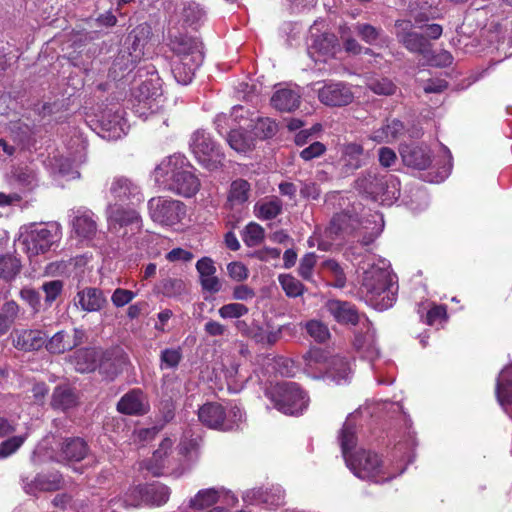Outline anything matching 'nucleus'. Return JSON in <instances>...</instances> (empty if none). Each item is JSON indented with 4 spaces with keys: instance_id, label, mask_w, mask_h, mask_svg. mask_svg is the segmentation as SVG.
<instances>
[{
    "instance_id": "obj_1",
    "label": "nucleus",
    "mask_w": 512,
    "mask_h": 512,
    "mask_svg": "<svg viewBox=\"0 0 512 512\" xmlns=\"http://www.w3.org/2000/svg\"><path fill=\"white\" fill-rule=\"evenodd\" d=\"M338 440L347 467L359 479L383 484L401 475L406 469V466L395 468L393 465L385 464L381 457L371 450L358 449L352 452L357 443L356 424L352 417H348L344 422Z\"/></svg>"
},
{
    "instance_id": "obj_2",
    "label": "nucleus",
    "mask_w": 512,
    "mask_h": 512,
    "mask_svg": "<svg viewBox=\"0 0 512 512\" xmlns=\"http://www.w3.org/2000/svg\"><path fill=\"white\" fill-rule=\"evenodd\" d=\"M362 269L360 292L365 301L379 311L391 308L397 298L398 286L389 264L382 260Z\"/></svg>"
},
{
    "instance_id": "obj_3",
    "label": "nucleus",
    "mask_w": 512,
    "mask_h": 512,
    "mask_svg": "<svg viewBox=\"0 0 512 512\" xmlns=\"http://www.w3.org/2000/svg\"><path fill=\"white\" fill-rule=\"evenodd\" d=\"M154 174L157 182L163 178L164 189L185 198L196 195L201 187L200 180L182 156L164 159L155 168Z\"/></svg>"
},
{
    "instance_id": "obj_4",
    "label": "nucleus",
    "mask_w": 512,
    "mask_h": 512,
    "mask_svg": "<svg viewBox=\"0 0 512 512\" xmlns=\"http://www.w3.org/2000/svg\"><path fill=\"white\" fill-rule=\"evenodd\" d=\"M356 190L373 201L391 205L400 195V182L392 174L368 171L355 181Z\"/></svg>"
},
{
    "instance_id": "obj_5",
    "label": "nucleus",
    "mask_w": 512,
    "mask_h": 512,
    "mask_svg": "<svg viewBox=\"0 0 512 512\" xmlns=\"http://www.w3.org/2000/svg\"><path fill=\"white\" fill-rule=\"evenodd\" d=\"M146 73L150 74V77L145 79L133 94V111L144 120L158 113L164 102L160 78L154 67H147Z\"/></svg>"
},
{
    "instance_id": "obj_6",
    "label": "nucleus",
    "mask_w": 512,
    "mask_h": 512,
    "mask_svg": "<svg viewBox=\"0 0 512 512\" xmlns=\"http://www.w3.org/2000/svg\"><path fill=\"white\" fill-rule=\"evenodd\" d=\"M265 396L280 412L298 415L308 406L309 398L296 382L283 381L266 389Z\"/></svg>"
},
{
    "instance_id": "obj_7",
    "label": "nucleus",
    "mask_w": 512,
    "mask_h": 512,
    "mask_svg": "<svg viewBox=\"0 0 512 512\" xmlns=\"http://www.w3.org/2000/svg\"><path fill=\"white\" fill-rule=\"evenodd\" d=\"M198 419L210 429L232 431L239 428L244 419V413L237 405H233L228 411H225L221 404L208 402L198 409Z\"/></svg>"
},
{
    "instance_id": "obj_8",
    "label": "nucleus",
    "mask_w": 512,
    "mask_h": 512,
    "mask_svg": "<svg viewBox=\"0 0 512 512\" xmlns=\"http://www.w3.org/2000/svg\"><path fill=\"white\" fill-rule=\"evenodd\" d=\"M325 204L333 208L338 205L343 210L335 213L332 217L329 226L326 228V234L331 238L333 235H340L341 233L350 234L357 230L361 225V220L358 216L355 206H349V202L340 194V192L333 191L326 195Z\"/></svg>"
},
{
    "instance_id": "obj_9",
    "label": "nucleus",
    "mask_w": 512,
    "mask_h": 512,
    "mask_svg": "<svg viewBox=\"0 0 512 512\" xmlns=\"http://www.w3.org/2000/svg\"><path fill=\"white\" fill-rule=\"evenodd\" d=\"M190 148L204 168L214 171L223 166L225 155L205 130H197L192 134Z\"/></svg>"
},
{
    "instance_id": "obj_10",
    "label": "nucleus",
    "mask_w": 512,
    "mask_h": 512,
    "mask_svg": "<svg viewBox=\"0 0 512 512\" xmlns=\"http://www.w3.org/2000/svg\"><path fill=\"white\" fill-rule=\"evenodd\" d=\"M151 220L161 226H174L186 216V205L177 199L168 196H157L149 199L147 203Z\"/></svg>"
},
{
    "instance_id": "obj_11",
    "label": "nucleus",
    "mask_w": 512,
    "mask_h": 512,
    "mask_svg": "<svg viewBox=\"0 0 512 512\" xmlns=\"http://www.w3.org/2000/svg\"><path fill=\"white\" fill-rule=\"evenodd\" d=\"M318 100L327 107H343L351 104L354 93L351 85L343 81H319L313 84Z\"/></svg>"
},
{
    "instance_id": "obj_12",
    "label": "nucleus",
    "mask_w": 512,
    "mask_h": 512,
    "mask_svg": "<svg viewBox=\"0 0 512 512\" xmlns=\"http://www.w3.org/2000/svg\"><path fill=\"white\" fill-rule=\"evenodd\" d=\"M61 234V226L57 222L35 227L25 239L27 252L31 255L46 253L60 241Z\"/></svg>"
},
{
    "instance_id": "obj_13",
    "label": "nucleus",
    "mask_w": 512,
    "mask_h": 512,
    "mask_svg": "<svg viewBox=\"0 0 512 512\" xmlns=\"http://www.w3.org/2000/svg\"><path fill=\"white\" fill-rule=\"evenodd\" d=\"M395 35L400 44L409 52L427 57L431 53V44L428 39L413 31V24L409 20H397L395 22Z\"/></svg>"
},
{
    "instance_id": "obj_14",
    "label": "nucleus",
    "mask_w": 512,
    "mask_h": 512,
    "mask_svg": "<svg viewBox=\"0 0 512 512\" xmlns=\"http://www.w3.org/2000/svg\"><path fill=\"white\" fill-rule=\"evenodd\" d=\"M169 46L174 54L172 60H189L192 63L203 62L202 43L193 37L187 35L174 36L170 40Z\"/></svg>"
},
{
    "instance_id": "obj_15",
    "label": "nucleus",
    "mask_w": 512,
    "mask_h": 512,
    "mask_svg": "<svg viewBox=\"0 0 512 512\" xmlns=\"http://www.w3.org/2000/svg\"><path fill=\"white\" fill-rule=\"evenodd\" d=\"M85 336V331L82 328L61 330L48 340L46 348L51 353L61 354L81 345Z\"/></svg>"
},
{
    "instance_id": "obj_16",
    "label": "nucleus",
    "mask_w": 512,
    "mask_h": 512,
    "mask_svg": "<svg viewBox=\"0 0 512 512\" xmlns=\"http://www.w3.org/2000/svg\"><path fill=\"white\" fill-rule=\"evenodd\" d=\"M107 215L110 227L116 229L129 228L131 233L139 232L142 228V218L140 214L131 208H124L117 205H109Z\"/></svg>"
},
{
    "instance_id": "obj_17",
    "label": "nucleus",
    "mask_w": 512,
    "mask_h": 512,
    "mask_svg": "<svg viewBox=\"0 0 512 512\" xmlns=\"http://www.w3.org/2000/svg\"><path fill=\"white\" fill-rule=\"evenodd\" d=\"M251 195V184L242 178L233 180L227 190L224 208L231 212H241Z\"/></svg>"
},
{
    "instance_id": "obj_18",
    "label": "nucleus",
    "mask_w": 512,
    "mask_h": 512,
    "mask_svg": "<svg viewBox=\"0 0 512 512\" xmlns=\"http://www.w3.org/2000/svg\"><path fill=\"white\" fill-rule=\"evenodd\" d=\"M109 194L115 202H140L143 199L140 187L125 176H117L112 180Z\"/></svg>"
},
{
    "instance_id": "obj_19",
    "label": "nucleus",
    "mask_w": 512,
    "mask_h": 512,
    "mask_svg": "<svg viewBox=\"0 0 512 512\" xmlns=\"http://www.w3.org/2000/svg\"><path fill=\"white\" fill-rule=\"evenodd\" d=\"M132 493L137 494L144 500V505L162 506L168 502L171 490L168 486L154 482L146 485H139L133 488Z\"/></svg>"
},
{
    "instance_id": "obj_20",
    "label": "nucleus",
    "mask_w": 512,
    "mask_h": 512,
    "mask_svg": "<svg viewBox=\"0 0 512 512\" xmlns=\"http://www.w3.org/2000/svg\"><path fill=\"white\" fill-rule=\"evenodd\" d=\"M358 324L360 325V330L355 334L354 346L357 350L364 351L367 357L373 359L379 354L376 347L375 329L365 316H363V319Z\"/></svg>"
},
{
    "instance_id": "obj_21",
    "label": "nucleus",
    "mask_w": 512,
    "mask_h": 512,
    "mask_svg": "<svg viewBox=\"0 0 512 512\" xmlns=\"http://www.w3.org/2000/svg\"><path fill=\"white\" fill-rule=\"evenodd\" d=\"M117 410L125 415H144L149 411V403L140 389H132L118 401Z\"/></svg>"
},
{
    "instance_id": "obj_22",
    "label": "nucleus",
    "mask_w": 512,
    "mask_h": 512,
    "mask_svg": "<svg viewBox=\"0 0 512 512\" xmlns=\"http://www.w3.org/2000/svg\"><path fill=\"white\" fill-rule=\"evenodd\" d=\"M400 155L405 165L418 169H427L432 162L431 151L427 146L402 145Z\"/></svg>"
},
{
    "instance_id": "obj_23",
    "label": "nucleus",
    "mask_w": 512,
    "mask_h": 512,
    "mask_svg": "<svg viewBox=\"0 0 512 512\" xmlns=\"http://www.w3.org/2000/svg\"><path fill=\"white\" fill-rule=\"evenodd\" d=\"M325 308L341 324L357 325L363 319L355 306L347 301L331 299L326 302Z\"/></svg>"
},
{
    "instance_id": "obj_24",
    "label": "nucleus",
    "mask_w": 512,
    "mask_h": 512,
    "mask_svg": "<svg viewBox=\"0 0 512 512\" xmlns=\"http://www.w3.org/2000/svg\"><path fill=\"white\" fill-rule=\"evenodd\" d=\"M146 41L141 39L137 34L134 36V41L127 52L121 53L114 61V69L120 71H132L144 56V49Z\"/></svg>"
},
{
    "instance_id": "obj_25",
    "label": "nucleus",
    "mask_w": 512,
    "mask_h": 512,
    "mask_svg": "<svg viewBox=\"0 0 512 512\" xmlns=\"http://www.w3.org/2000/svg\"><path fill=\"white\" fill-rule=\"evenodd\" d=\"M72 227L77 236L84 239H91L97 232V222L94 213L85 208L72 210Z\"/></svg>"
},
{
    "instance_id": "obj_26",
    "label": "nucleus",
    "mask_w": 512,
    "mask_h": 512,
    "mask_svg": "<svg viewBox=\"0 0 512 512\" xmlns=\"http://www.w3.org/2000/svg\"><path fill=\"white\" fill-rule=\"evenodd\" d=\"M74 300L77 308L89 313L100 311L107 302L103 292L94 287L79 290Z\"/></svg>"
},
{
    "instance_id": "obj_27",
    "label": "nucleus",
    "mask_w": 512,
    "mask_h": 512,
    "mask_svg": "<svg viewBox=\"0 0 512 512\" xmlns=\"http://www.w3.org/2000/svg\"><path fill=\"white\" fill-rule=\"evenodd\" d=\"M173 446V442L169 438L161 441L157 450L154 451L152 457L145 461L142 465L153 476H160L165 468L170 466L168 455Z\"/></svg>"
},
{
    "instance_id": "obj_28",
    "label": "nucleus",
    "mask_w": 512,
    "mask_h": 512,
    "mask_svg": "<svg viewBox=\"0 0 512 512\" xmlns=\"http://www.w3.org/2000/svg\"><path fill=\"white\" fill-rule=\"evenodd\" d=\"M301 92L296 87L277 89L271 97L272 106L281 112H291L300 105Z\"/></svg>"
},
{
    "instance_id": "obj_29",
    "label": "nucleus",
    "mask_w": 512,
    "mask_h": 512,
    "mask_svg": "<svg viewBox=\"0 0 512 512\" xmlns=\"http://www.w3.org/2000/svg\"><path fill=\"white\" fill-rule=\"evenodd\" d=\"M79 397L76 390L70 385L63 384L54 388L50 405L54 410L65 412L76 407Z\"/></svg>"
},
{
    "instance_id": "obj_30",
    "label": "nucleus",
    "mask_w": 512,
    "mask_h": 512,
    "mask_svg": "<svg viewBox=\"0 0 512 512\" xmlns=\"http://www.w3.org/2000/svg\"><path fill=\"white\" fill-rule=\"evenodd\" d=\"M100 355L95 348H81L70 358L74 369L80 373H90L99 366Z\"/></svg>"
},
{
    "instance_id": "obj_31",
    "label": "nucleus",
    "mask_w": 512,
    "mask_h": 512,
    "mask_svg": "<svg viewBox=\"0 0 512 512\" xmlns=\"http://www.w3.org/2000/svg\"><path fill=\"white\" fill-rule=\"evenodd\" d=\"M63 484L62 475L59 472L42 473L35 476L30 484L25 486L27 493L35 494L37 491H56Z\"/></svg>"
},
{
    "instance_id": "obj_32",
    "label": "nucleus",
    "mask_w": 512,
    "mask_h": 512,
    "mask_svg": "<svg viewBox=\"0 0 512 512\" xmlns=\"http://www.w3.org/2000/svg\"><path fill=\"white\" fill-rule=\"evenodd\" d=\"M154 291L167 298H180L187 293V285L182 278L167 276L155 285Z\"/></svg>"
},
{
    "instance_id": "obj_33",
    "label": "nucleus",
    "mask_w": 512,
    "mask_h": 512,
    "mask_svg": "<svg viewBox=\"0 0 512 512\" xmlns=\"http://www.w3.org/2000/svg\"><path fill=\"white\" fill-rule=\"evenodd\" d=\"M87 453V443L79 437L67 438L61 445L60 455L68 461L79 462L86 457Z\"/></svg>"
},
{
    "instance_id": "obj_34",
    "label": "nucleus",
    "mask_w": 512,
    "mask_h": 512,
    "mask_svg": "<svg viewBox=\"0 0 512 512\" xmlns=\"http://www.w3.org/2000/svg\"><path fill=\"white\" fill-rule=\"evenodd\" d=\"M364 149L357 143H348L342 148L341 161L346 171H354L364 164Z\"/></svg>"
},
{
    "instance_id": "obj_35",
    "label": "nucleus",
    "mask_w": 512,
    "mask_h": 512,
    "mask_svg": "<svg viewBox=\"0 0 512 512\" xmlns=\"http://www.w3.org/2000/svg\"><path fill=\"white\" fill-rule=\"evenodd\" d=\"M404 132V125L398 119L387 120L386 124L374 130L371 139L378 143H390Z\"/></svg>"
},
{
    "instance_id": "obj_36",
    "label": "nucleus",
    "mask_w": 512,
    "mask_h": 512,
    "mask_svg": "<svg viewBox=\"0 0 512 512\" xmlns=\"http://www.w3.org/2000/svg\"><path fill=\"white\" fill-rule=\"evenodd\" d=\"M351 368L349 362L340 356H334L330 359L326 369V377L336 384H342L349 379Z\"/></svg>"
},
{
    "instance_id": "obj_37",
    "label": "nucleus",
    "mask_w": 512,
    "mask_h": 512,
    "mask_svg": "<svg viewBox=\"0 0 512 512\" xmlns=\"http://www.w3.org/2000/svg\"><path fill=\"white\" fill-rule=\"evenodd\" d=\"M202 62H190L189 60H172V74L181 85H188L192 82L195 71Z\"/></svg>"
},
{
    "instance_id": "obj_38",
    "label": "nucleus",
    "mask_w": 512,
    "mask_h": 512,
    "mask_svg": "<svg viewBox=\"0 0 512 512\" xmlns=\"http://www.w3.org/2000/svg\"><path fill=\"white\" fill-rule=\"evenodd\" d=\"M283 203L278 197H271L258 201L254 206L257 218L261 220H272L281 214Z\"/></svg>"
},
{
    "instance_id": "obj_39",
    "label": "nucleus",
    "mask_w": 512,
    "mask_h": 512,
    "mask_svg": "<svg viewBox=\"0 0 512 512\" xmlns=\"http://www.w3.org/2000/svg\"><path fill=\"white\" fill-rule=\"evenodd\" d=\"M223 493V489L207 488L201 489L189 500V508L203 510L217 503Z\"/></svg>"
},
{
    "instance_id": "obj_40",
    "label": "nucleus",
    "mask_w": 512,
    "mask_h": 512,
    "mask_svg": "<svg viewBox=\"0 0 512 512\" xmlns=\"http://www.w3.org/2000/svg\"><path fill=\"white\" fill-rule=\"evenodd\" d=\"M227 141L232 149L240 153H245L254 146V139L251 133L243 129L231 130Z\"/></svg>"
},
{
    "instance_id": "obj_41",
    "label": "nucleus",
    "mask_w": 512,
    "mask_h": 512,
    "mask_svg": "<svg viewBox=\"0 0 512 512\" xmlns=\"http://www.w3.org/2000/svg\"><path fill=\"white\" fill-rule=\"evenodd\" d=\"M47 342V336L39 330H27L18 337V344L25 350H38Z\"/></svg>"
},
{
    "instance_id": "obj_42",
    "label": "nucleus",
    "mask_w": 512,
    "mask_h": 512,
    "mask_svg": "<svg viewBox=\"0 0 512 512\" xmlns=\"http://www.w3.org/2000/svg\"><path fill=\"white\" fill-rule=\"evenodd\" d=\"M21 270L20 260L10 254L0 256V278L11 281Z\"/></svg>"
},
{
    "instance_id": "obj_43",
    "label": "nucleus",
    "mask_w": 512,
    "mask_h": 512,
    "mask_svg": "<svg viewBox=\"0 0 512 512\" xmlns=\"http://www.w3.org/2000/svg\"><path fill=\"white\" fill-rule=\"evenodd\" d=\"M29 437V431L24 434L12 436L0 443V460L15 454Z\"/></svg>"
},
{
    "instance_id": "obj_44",
    "label": "nucleus",
    "mask_w": 512,
    "mask_h": 512,
    "mask_svg": "<svg viewBox=\"0 0 512 512\" xmlns=\"http://www.w3.org/2000/svg\"><path fill=\"white\" fill-rule=\"evenodd\" d=\"M506 370L502 369L496 382V396L502 406L512 404V380L504 379Z\"/></svg>"
},
{
    "instance_id": "obj_45",
    "label": "nucleus",
    "mask_w": 512,
    "mask_h": 512,
    "mask_svg": "<svg viewBox=\"0 0 512 512\" xmlns=\"http://www.w3.org/2000/svg\"><path fill=\"white\" fill-rule=\"evenodd\" d=\"M279 283L288 297H298L304 292V285L290 274H281L278 277Z\"/></svg>"
},
{
    "instance_id": "obj_46",
    "label": "nucleus",
    "mask_w": 512,
    "mask_h": 512,
    "mask_svg": "<svg viewBox=\"0 0 512 512\" xmlns=\"http://www.w3.org/2000/svg\"><path fill=\"white\" fill-rule=\"evenodd\" d=\"M264 229L257 223H249L242 234V239L248 247H253L262 242L264 239Z\"/></svg>"
},
{
    "instance_id": "obj_47",
    "label": "nucleus",
    "mask_w": 512,
    "mask_h": 512,
    "mask_svg": "<svg viewBox=\"0 0 512 512\" xmlns=\"http://www.w3.org/2000/svg\"><path fill=\"white\" fill-rule=\"evenodd\" d=\"M264 493L263 505L269 509L277 508L285 502V491L279 485L264 489Z\"/></svg>"
},
{
    "instance_id": "obj_48",
    "label": "nucleus",
    "mask_w": 512,
    "mask_h": 512,
    "mask_svg": "<svg viewBox=\"0 0 512 512\" xmlns=\"http://www.w3.org/2000/svg\"><path fill=\"white\" fill-rule=\"evenodd\" d=\"M249 308L238 302L224 304L218 309V314L223 319H240L248 314Z\"/></svg>"
},
{
    "instance_id": "obj_49",
    "label": "nucleus",
    "mask_w": 512,
    "mask_h": 512,
    "mask_svg": "<svg viewBox=\"0 0 512 512\" xmlns=\"http://www.w3.org/2000/svg\"><path fill=\"white\" fill-rule=\"evenodd\" d=\"M182 360V350L177 348H166L160 354L161 369H174Z\"/></svg>"
},
{
    "instance_id": "obj_50",
    "label": "nucleus",
    "mask_w": 512,
    "mask_h": 512,
    "mask_svg": "<svg viewBox=\"0 0 512 512\" xmlns=\"http://www.w3.org/2000/svg\"><path fill=\"white\" fill-rule=\"evenodd\" d=\"M323 268L331 274L333 278L332 286L336 288H343L346 285V275L343 268L339 263L333 259H329L323 262Z\"/></svg>"
},
{
    "instance_id": "obj_51",
    "label": "nucleus",
    "mask_w": 512,
    "mask_h": 512,
    "mask_svg": "<svg viewBox=\"0 0 512 512\" xmlns=\"http://www.w3.org/2000/svg\"><path fill=\"white\" fill-rule=\"evenodd\" d=\"M308 335L316 342L323 343L330 337L328 327L318 320H310L305 324Z\"/></svg>"
},
{
    "instance_id": "obj_52",
    "label": "nucleus",
    "mask_w": 512,
    "mask_h": 512,
    "mask_svg": "<svg viewBox=\"0 0 512 512\" xmlns=\"http://www.w3.org/2000/svg\"><path fill=\"white\" fill-rule=\"evenodd\" d=\"M369 89L378 95H393L396 91V85L388 78H372L368 82Z\"/></svg>"
},
{
    "instance_id": "obj_53",
    "label": "nucleus",
    "mask_w": 512,
    "mask_h": 512,
    "mask_svg": "<svg viewBox=\"0 0 512 512\" xmlns=\"http://www.w3.org/2000/svg\"><path fill=\"white\" fill-rule=\"evenodd\" d=\"M355 31L367 44L373 45L378 40L381 30L367 23H357Z\"/></svg>"
},
{
    "instance_id": "obj_54",
    "label": "nucleus",
    "mask_w": 512,
    "mask_h": 512,
    "mask_svg": "<svg viewBox=\"0 0 512 512\" xmlns=\"http://www.w3.org/2000/svg\"><path fill=\"white\" fill-rule=\"evenodd\" d=\"M42 291L45 295V303L48 306L57 299V297L62 293L63 290V282L60 280H51L44 282L41 286Z\"/></svg>"
},
{
    "instance_id": "obj_55",
    "label": "nucleus",
    "mask_w": 512,
    "mask_h": 512,
    "mask_svg": "<svg viewBox=\"0 0 512 512\" xmlns=\"http://www.w3.org/2000/svg\"><path fill=\"white\" fill-rule=\"evenodd\" d=\"M317 262V256L314 252L306 253L300 260L298 272L304 280H310L313 276V270Z\"/></svg>"
},
{
    "instance_id": "obj_56",
    "label": "nucleus",
    "mask_w": 512,
    "mask_h": 512,
    "mask_svg": "<svg viewBox=\"0 0 512 512\" xmlns=\"http://www.w3.org/2000/svg\"><path fill=\"white\" fill-rule=\"evenodd\" d=\"M136 295L137 294L131 290L117 288L111 295V302L117 308L124 307L129 304Z\"/></svg>"
},
{
    "instance_id": "obj_57",
    "label": "nucleus",
    "mask_w": 512,
    "mask_h": 512,
    "mask_svg": "<svg viewBox=\"0 0 512 512\" xmlns=\"http://www.w3.org/2000/svg\"><path fill=\"white\" fill-rule=\"evenodd\" d=\"M227 272L231 279L237 282L244 281L248 278L249 272L242 262H231L227 265Z\"/></svg>"
},
{
    "instance_id": "obj_58",
    "label": "nucleus",
    "mask_w": 512,
    "mask_h": 512,
    "mask_svg": "<svg viewBox=\"0 0 512 512\" xmlns=\"http://www.w3.org/2000/svg\"><path fill=\"white\" fill-rule=\"evenodd\" d=\"M100 372L106 376V378L113 380L122 371L121 361H110L105 359L99 364Z\"/></svg>"
},
{
    "instance_id": "obj_59",
    "label": "nucleus",
    "mask_w": 512,
    "mask_h": 512,
    "mask_svg": "<svg viewBox=\"0 0 512 512\" xmlns=\"http://www.w3.org/2000/svg\"><path fill=\"white\" fill-rule=\"evenodd\" d=\"M325 151V145L319 141H315L300 152V157L305 161H310L320 157Z\"/></svg>"
},
{
    "instance_id": "obj_60",
    "label": "nucleus",
    "mask_w": 512,
    "mask_h": 512,
    "mask_svg": "<svg viewBox=\"0 0 512 512\" xmlns=\"http://www.w3.org/2000/svg\"><path fill=\"white\" fill-rule=\"evenodd\" d=\"M300 195L308 200H318L321 195V189L316 182L304 181L301 183Z\"/></svg>"
},
{
    "instance_id": "obj_61",
    "label": "nucleus",
    "mask_w": 512,
    "mask_h": 512,
    "mask_svg": "<svg viewBox=\"0 0 512 512\" xmlns=\"http://www.w3.org/2000/svg\"><path fill=\"white\" fill-rule=\"evenodd\" d=\"M335 46V37L333 35L325 34L314 41V48L322 52L324 55L333 53Z\"/></svg>"
},
{
    "instance_id": "obj_62",
    "label": "nucleus",
    "mask_w": 512,
    "mask_h": 512,
    "mask_svg": "<svg viewBox=\"0 0 512 512\" xmlns=\"http://www.w3.org/2000/svg\"><path fill=\"white\" fill-rule=\"evenodd\" d=\"M447 318V310L444 305H434L431 307L426 315V323L428 325H433L437 322H441L446 320Z\"/></svg>"
},
{
    "instance_id": "obj_63",
    "label": "nucleus",
    "mask_w": 512,
    "mask_h": 512,
    "mask_svg": "<svg viewBox=\"0 0 512 512\" xmlns=\"http://www.w3.org/2000/svg\"><path fill=\"white\" fill-rule=\"evenodd\" d=\"M196 270L199 274V279L212 276L216 273L214 261L209 257H202L196 263Z\"/></svg>"
},
{
    "instance_id": "obj_64",
    "label": "nucleus",
    "mask_w": 512,
    "mask_h": 512,
    "mask_svg": "<svg viewBox=\"0 0 512 512\" xmlns=\"http://www.w3.org/2000/svg\"><path fill=\"white\" fill-rule=\"evenodd\" d=\"M194 255L192 252L185 250L183 248L177 247L172 249L166 254V259L169 262H190L193 259Z\"/></svg>"
}]
</instances>
